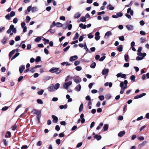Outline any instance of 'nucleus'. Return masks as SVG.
Instances as JSON below:
<instances>
[{"label": "nucleus", "instance_id": "38", "mask_svg": "<svg viewBox=\"0 0 149 149\" xmlns=\"http://www.w3.org/2000/svg\"><path fill=\"white\" fill-rule=\"evenodd\" d=\"M65 64H66L67 66L70 65V64L67 62H64L61 63V65H64Z\"/></svg>", "mask_w": 149, "mask_h": 149}, {"label": "nucleus", "instance_id": "14", "mask_svg": "<svg viewBox=\"0 0 149 149\" xmlns=\"http://www.w3.org/2000/svg\"><path fill=\"white\" fill-rule=\"evenodd\" d=\"M125 133V131H121L118 134V136L120 137H121L123 136Z\"/></svg>", "mask_w": 149, "mask_h": 149}, {"label": "nucleus", "instance_id": "1", "mask_svg": "<svg viewBox=\"0 0 149 149\" xmlns=\"http://www.w3.org/2000/svg\"><path fill=\"white\" fill-rule=\"evenodd\" d=\"M59 69V68H52L49 71L51 73H54L56 72L57 74H59L61 71V70H60L58 72V71Z\"/></svg>", "mask_w": 149, "mask_h": 149}, {"label": "nucleus", "instance_id": "25", "mask_svg": "<svg viewBox=\"0 0 149 149\" xmlns=\"http://www.w3.org/2000/svg\"><path fill=\"white\" fill-rule=\"evenodd\" d=\"M111 35L112 33L110 31H109L106 32V33L105 34V37L106 36L109 37Z\"/></svg>", "mask_w": 149, "mask_h": 149}, {"label": "nucleus", "instance_id": "15", "mask_svg": "<svg viewBox=\"0 0 149 149\" xmlns=\"http://www.w3.org/2000/svg\"><path fill=\"white\" fill-rule=\"evenodd\" d=\"M81 15V14H79V12L75 14L74 16V17L75 18H78Z\"/></svg>", "mask_w": 149, "mask_h": 149}, {"label": "nucleus", "instance_id": "33", "mask_svg": "<svg viewBox=\"0 0 149 149\" xmlns=\"http://www.w3.org/2000/svg\"><path fill=\"white\" fill-rule=\"evenodd\" d=\"M60 86V84L59 83H56L54 86V88L55 89H58L59 87Z\"/></svg>", "mask_w": 149, "mask_h": 149}, {"label": "nucleus", "instance_id": "9", "mask_svg": "<svg viewBox=\"0 0 149 149\" xmlns=\"http://www.w3.org/2000/svg\"><path fill=\"white\" fill-rule=\"evenodd\" d=\"M33 113L36 115H38L40 113H41V111L36 109H33Z\"/></svg>", "mask_w": 149, "mask_h": 149}, {"label": "nucleus", "instance_id": "20", "mask_svg": "<svg viewBox=\"0 0 149 149\" xmlns=\"http://www.w3.org/2000/svg\"><path fill=\"white\" fill-rule=\"evenodd\" d=\"M126 27L129 30H133V26H132L128 25L126 26Z\"/></svg>", "mask_w": 149, "mask_h": 149}, {"label": "nucleus", "instance_id": "49", "mask_svg": "<svg viewBox=\"0 0 149 149\" xmlns=\"http://www.w3.org/2000/svg\"><path fill=\"white\" fill-rule=\"evenodd\" d=\"M41 40V38L40 37H37L35 40V41L36 42H38L40 41Z\"/></svg>", "mask_w": 149, "mask_h": 149}, {"label": "nucleus", "instance_id": "26", "mask_svg": "<svg viewBox=\"0 0 149 149\" xmlns=\"http://www.w3.org/2000/svg\"><path fill=\"white\" fill-rule=\"evenodd\" d=\"M15 52V50H13L11 51L9 54V57H11L14 54Z\"/></svg>", "mask_w": 149, "mask_h": 149}, {"label": "nucleus", "instance_id": "19", "mask_svg": "<svg viewBox=\"0 0 149 149\" xmlns=\"http://www.w3.org/2000/svg\"><path fill=\"white\" fill-rule=\"evenodd\" d=\"M7 40V38L5 37L2 40L1 42L4 45L6 43Z\"/></svg>", "mask_w": 149, "mask_h": 149}, {"label": "nucleus", "instance_id": "52", "mask_svg": "<svg viewBox=\"0 0 149 149\" xmlns=\"http://www.w3.org/2000/svg\"><path fill=\"white\" fill-rule=\"evenodd\" d=\"M12 130L14 131L17 128V126L16 124L12 126L11 127Z\"/></svg>", "mask_w": 149, "mask_h": 149}, {"label": "nucleus", "instance_id": "47", "mask_svg": "<svg viewBox=\"0 0 149 149\" xmlns=\"http://www.w3.org/2000/svg\"><path fill=\"white\" fill-rule=\"evenodd\" d=\"M104 96L103 95H100L99 96V98L100 100H103L104 99Z\"/></svg>", "mask_w": 149, "mask_h": 149}, {"label": "nucleus", "instance_id": "29", "mask_svg": "<svg viewBox=\"0 0 149 149\" xmlns=\"http://www.w3.org/2000/svg\"><path fill=\"white\" fill-rule=\"evenodd\" d=\"M135 76L134 75H132L130 77V79L131 80V81L132 82L134 81H135Z\"/></svg>", "mask_w": 149, "mask_h": 149}, {"label": "nucleus", "instance_id": "50", "mask_svg": "<svg viewBox=\"0 0 149 149\" xmlns=\"http://www.w3.org/2000/svg\"><path fill=\"white\" fill-rule=\"evenodd\" d=\"M44 90H43L41 89L40 91H39L38 92V93L39 95H41L42 94Z\"/></svg>", "mask_w": 149, "mask_h": 149}, {"label": "nucleus", "instance_id": "24", "mask_svg": "<svg viewBox=\"0 0 149 149\" xmlns=\"http://www.w3.org/2000/svg\"><path fill=\"white\" fill-rule=\"evenodd\" d=\"M147 143V141H144L142 143L140 144L139 145V146H140V147H142V146H144L145 145L146 143Z\"/></svg>", "mask_w": 149, "mask_h": 149}, {"label": "nucleus", "instance_id": "63", "mask_svg": "<svg viewBox=\"0 0 149 149\" xmlns=\"http://www.w3.org/2000/svg\"><path fill=\"white\" fill-rule=\"evenodd\" d=\"M10 15L9 14H8L6 16H5V17L6 18L8 19V20H10Z\"/></svg>", "mask_w": 149, "mask_h": 149}, {"label": "nucleus", "instance_id": "5", "mask_svg": "<svg viewBox=\"0 0 149 149\" xmlns=\"http://www.w3.org/2000/svg\"><path fill=\"white\" fill-rule=\"evenodd\" d=\"M120 86L121 87V89H122V90H124V91L125 89L127 88V86L125 85V86H123L124 83L123 81L121 82L120 84Z\"/></svg>", "mask_w": 149, "mask_h": 149}, {"label": "nucleus", "instance_id": "40", "mask_svg": "<svg viewBox=\"0 0 149 149\" xmlns=\"http://www.w3.org/2000/svg\"><path fill=\"white\" fill-rule=\"evenodd\" d=\"M37 102L40 104H42L43 103V101L40 99H38L37 100Z\"/></svg>", "mask_w": 149, "mask_h": 149}, {"label": "nucleus", "instance_id": "59", "mask_svg": "<svg viewBox=\"0 0 149 149\" xmlns=\"http://www.w3.org/2000/svg\"><path fill=\"white\" fill-rule=\"evenodd\" d=\"M18 19L17 17L15 18L13 20V22L15 24L16 23Z\"/></svg>", "mask_w": 149, "mask_h": 149}, {"label": "nucleus", "instance_id": "55", "mask_svg": "<svg viewBox=\"0 0 149 149\" xmlns=\"http://www.w3.org/2000/svg\"><path fill=\"white\" fill-rule=\"evenodd\" d=\"M20 38L19 36H17L15 38V40L16 41H17L20 40Z\"/></svg>", "mask_w": 149, "mask_h": 149}, {"label": "nucleus", "instance_id": "36", "mask_svg": "<svg viewBox=\"0 0 149 149\" xmlns=\"http://www.w3.org/2000/svg\"><path fill=\"white\" fill-rule=\"evenodd\" d=\"M74 81L76 83H78L81 81V79H80V80L79 79L75 78L74 79Z\"/></svg>", "mask_w": 149, "mask_h": 149}, {"label": "nucleus", "instance_id": "27", "mask_svg": "<svg viewBox=\"0 0 149 149\" xmlns=\"http://www.w3.org/2000/svg\"><path fill=\"white\" fill-rule=\"evenodd\" d=\"M79 37V34L77 32H76L75 33V36L73 38V40H76Z\"/></svg>", "mask_w": 149, "mask_h": 149}, {"label": "nucleus", "instance_id": "54", "mask_svg": "<svg viewBox=\"0 0 149 149\" xmlns=\"http://www.w3.org/2000/svg\"><path fill=\"white\" fill-rule=\"evenodd\" d=\"M143 57H140L139 56H138L136 57V59L137 60L139 61V60H141L143 59Z\"/></svg>", "mask_w": 149, "mask_h": 149}, {"label": "nucleus", "instance_id": "45", "mask_svg": "<svg viewBox=\"0 0 149 149\" xmlns=\"http://www.w3.org/2000/svg\"><path fill=\"white\" fill-rule=\"evenodd\" d=\"M111 96L109 94H108L106 95L105 97L107 100H109L110 99L111 97Z\"/></svg>", "mask_w": 149, "mask_h": 149}, {"label": "nucleus", "instance_id": "41", "mask_svg": "<svg viewBox=\"0 0 149 149\" xmlns=\"http://www.w3.org/2000/svg\"><path fill=\"white\" fill-rule=\"evenodd\" d=\"M52 28L50 29L47 31V32H50L52 33H54L55 32V30L54 29H52Z\"/></svg>", "mask_w": 149, "mask_h": 149}, {"label": "nucleus", "instance_id": "8", "mask_svg": "<svg viewBox=\"0 0 149 149\" xmlns=\"http://www.w3.org/2000/svg\"><path fill=\"white\" fill-rule=\"evenodd\" d=\"M109 70L108 69H103L102 72V74L103 75H105L108 73Z\"/></svg>", "mask_w": 149, "mask_h": 149}, {"label": "nucleus", "instance_id": "3", "mask_svg": "<svg viewBox=\"0 0 149 149\" xmlns=\"http://www.w3.org/2000/svg\"><path fill=\"white\" fill-rule=\"evenodd\" d=\"M116 76L118 77H121L125 79L126 78V75L124 74H122V73H118L116 75Z\"/></svg>", "mask_w": 149, "mask_h": 149}, {"label": "nucleus", "instance_id": "10", "mask_svg": "<svg viewBox=\"0 0 149 149\" xmlns=\"http://www.w3.org/2000/svg\"><path fill=\"white\" fill-rule=\"evenodd\" d=\"M78 58V57L76 55L72 56L70 58V61H72L75 60L77 59Z\"/></svg>", "mask_w": 149, "mask_h": 149}, {"label": "nucleus", "instance_id": "17", "mask_svg": "<svg viewBox=\"0 0 149 149\" xmlns=\"http://www.w3.org/2000/svg\"><path fill=\"white\" fill-rule=\"evenodd\" d=\"M41 116V113H40L39 114H38L37 115V116H36L37 119L38 121V123H39L40 122V118Z\"/></svg>", "mask_w": 149, "mask_h": 149}, {"label": "nucleus", "instance_id": "11", "mask_svg": "<svg viewBox=\"0 0 149 149\" xmlns=\"http://www.w3.org/2000/svg\"><path fill=\"white\" fill-rule=\"evenodd\" d=\"M95 139H96L97 141L100 140L102 138V136L100 135L96 134L94 136Z\"/></svg>", "mask_w": 149, "mask_h": 149}, {"label": "nucleus", "instance_id": "4", "mask_svg": "<svg viewBox=\"0 0 149 149\" xmlns=\"http://www.w3.org/2000/svg\"><path fill=\"white\" fill-rule=\"evenodd\" d=\"M52 117L53 119L52 120L53 123H57L58 120V117L55 115H52Z\"/></svg>", "mask_w": 149, "mask_h": 149}, {"label": "nucleus", "instance_id": "37", "mask_svg": "<svg viewBox=\"0 0 149 149\" xmlns=\"http://www.w3.org/2000/svg\"><path fill=\"white\" fill-rule=\"evenodd\" d=\"M31 19V18L29 16H27L26 19V23H28L30 20Z\"/></svg>", "mask_w": 149, "mask_h": 149}, {"label": "nucleus", "instance_id": "60", "mask_svg": "<svg viewBox=\"0 0 149 149\" xmlns=\"http://www.w3.org/2000/svg\"><path fill=\"white\" fill-rule=\"evenodd\" d=\"M55 129L56 131H58L60 130V128L59 125H56L55 127Z\"/></svg>", "mask_w": 149, "mask_h": 149}, {"label": "nucleus", "instance_id": "6", "mask_svg": "<svg viewBox=\"0 0 149 149\" xmlns=\"http://www.w3.org/2000/svg\"><path fill=\"white\" fill-rule=\"evenodd\" d=\"M9 29L11 31H12V32L14 33H16V28L14 27V26L13 24H11L10 26Z\"/></svg>", "mask_w": 149, "mask_h": 149}, {"label": "nucleus", "instance_id": "53", "mask_svg": "<svg viewBox=\"0 0 149 149\" xmlns=\"http://www.w3.org/2000/svg\"><path fill=\"white\" fill-rule=\"evenodd\" d=\"M138 140L140 141L143 140L144 139V137H142V136H140L139 137H138L137 138Z\"/></svg>", "mask_w": 149, "mask_h": 149}, {"label": "nucleus", "instance_id": "46", "mask_svg": "<svg viewBox=\"0 0 149 149\" xmlns=\"http://www.w3.org/2000/svg\"><path fill=\"white\" fill-rule=\"evenodd\" d=\"M75 69L77 71H80L81 70L82 68L81 66H77L76 67Z\"/></svg>", "mask_w": 149, "mask_h": 149}, {"label": "nucleus", "instance_id": "12", "mask_svg": "<svg viewBox=\"0 0 149 149\" xmlns=\"http://www.w3.org/2000/svg\"><path fill=\"white\" fill-rule=\"evenodd\" d=\"M25 69V67L23 65H22L19 68V71L20 73H22L23 72V70Z\"/></svg>", "mask_w": 149, "mask_h": 149}, {"label": "nucleus", "instance_id": "21", "mask_svg": "<svg viewBox=\"0 0 149 149\" xmlns=\"http://www.w3.org/2000/svg\"><path fill=\"white\" fill-rule=\"evenodd\" d=\"M68 105L66 104L64 105H61L59 106V108L61 109H66L67 108Z\"/></svg>", "mask_w": 149, "mask_h": 149}, {"label": "nucleus", "instance_id": "64", "mask_svg": "<svg viewBox=\"0 0 149 149\" xmlns=\"http://www.w3.org/2000/svg\"><path fill=\"white\" fill-rule=\"evenodd\" d=\"M106 56H103L101 57L99 59V61H103L105 58Z\"/></svg>", "mask_w": 149, "mask_h": 149}, {"label": "nucleus", "instance_id": "48", "mask_svg": "<svg viewBox=\"0 0 149 149\" xmlns=\"http://www.w3.org/2000/svg\"><path fill=\"white\" fill-rule=\"evenodd\" d=\"M8 107H7L6 106H5L2 108V110L3 111H6L8 109Z\"/></svg>", "mask_w": 149, "mask_h": 149}, {"label": "nucleus", "instance_id": "32", "mask_svg": "<svg viewBox=\"0 0 149 149\" xmlns=\"http://www.w3.org/2000/svg\"><path fill=\"white\" fill-rule=\"evenodd\" d=\"M83 103H81L80 106L79 108V112H81L83 110Z\"/></svg>", "mask_w": 149, "mask_h": 149}, {"label": "nucleus", "instance_id": "56", "mask_svg": "<svg viewBox=\"0 0 149 149\" xmlns=\"http://www.w3.org/2000/svg\"><path fill=\"white\" fill-rule=\"evenodd\" d=\"M116 15H117L118 17H121L123 16V14L122 13L120 12L118 13H117L116 14Z\"/></svg>", "mask_w": 149, "mask_h": 149}, {"label": "nucleus", "instance_id": "13", "mask_svg": "<svg viewBox=\"0 0 149 149\" xmlns=\"http://www.w3.org/2000/svg\"><path fill=\"white\" fill-rule=\"evenodd\" d=\"M53 86L54 85L53 84H51L47 88V89L49 91H52L53 88Z\"/></svg>", "mask_w": 149, "mask_h": 149}, {"label": "nucleus", "instance_id": "23", "mask_svg": "<svg viewBox=\"0 0 149 149\" xmlns=\"http://www.w3.org/2000/svg\"><path fill=\"white\" fill-rule=\"evenodd\" d=\"M19 54V53L17 52L16 53L15 55H14L12 58L11 59V61L12 60L14 59L15 58H16L18 56Z\"/></svg>", "mask_w": 149, "mask_h": 149}, {"label": "nucleus", "instance_id": "30", "mask_svg": "<svg viewBox=\"0 0 149 149\" xmlns=\"http://www.w3.org/2000/svg\"><path fill=\"white\" fill-rule=\"evenodd\" d=\"M96 65V63L95 62H93L91 65L90 67L91 68H94Z\"/></svg>", "mask_w": 149, "mask_h": 149}, {"label": "nucleus", "instance_id": "2", "mask_svg": "<svg viewBox=\"0 0 149 149\" xmlns=\"http://www.w3.org/2000/svg\"><path fill=\"white\" fill-rule=\"evenodd\" d=\"M72 84V82L71 81H70L67 83H64L63 85L64 88L66 89H68L69 86L71 85Z\"/></svg>", "mask_w": 149, "mask_h": 149}, {"label": "nucleus", "instance_id": "51", "mask_svg": "<svg viewBox=\"0 0 149 149\" xmlns=\"http://www.w3.org/2000/svg\"><path fill=\"white\" fill-rule=\"evenodd\" d=\"M119 39L122 41H124L125 40L124 37L123 36H120L119 37Z\"/></svg>", "mask_w": 149, "mask_h": 149}, {"label": "nucleus", "instance_id": "31", "mask_svg": "<svg viewBox=\"0 0 149 149\" xmlns=\"http://www.w3.org/2000/svg\"><path fill=\"white\" fill-rule=\"evenodd\" d=\"M56 26L58 27H62L63 26V24L61 23L58 22L56 24Z\"/></svg>", "mask_w": 149, "mask_h": 149}, {"label": "nucleus", "instance_id": "28", "mask_svg": "<svg viewBox=\"0 0 149 149\" xmlns=\"http://www.w3.org/2000/svg\"><path fill=\"white\" fill-rule=\"evenodd\" d=\"M108 128V126L107 124H105L104 125L103 129L104 131H107Z\"/></svg>", "mask_w": 149, "mask_h": 149}, {"label": "nucleus", "instance_id": "34", "mask_svg": "<svg viewBox=\"0 0 149 149\" xmlns=\"http://www.w3.org/2000/svg\"><path fill=\"white\" fill-rule=\"evenodd\" d=\"M80 21L82 22H85L86 21V19L85 17L83 16L81 17Z\"/></svg>", "mask_w": 149, "mask_h": 149}, {"label": "nucleus", "instance_id": "62", "mask_svg": "<svg viewBox=\"0 0 149 149\" xmlns=\"http://www.w3.org/2000/svg\"><path fill=\"white\" fill-rule=\"evenodd\" d=\"M56 26V24L54 21L53 22L52 24L50 25V28H52Z\"/></svg>", "mask_w": 149, "mask_h": 149}, {"label": "nucleus", "instance_id": "18", "mask_svg": "<svg viewBox=\"0 0 149 149\" xmlns=\"http://www.w3.org/2000/svg\"><path fill=\"white\" fill-rule=\"evenodd\" d=\"M123 46L120 45L117 48V50L119 52H121L123 51Z\"/></svg>", "mask_w": 149, "mask_h": 149}, {"label": "nucleus", "instance_id": "42", "mask_svg": "<svg viewBox=\"0 0 149 149\" xmlns=\"http://www.w3.org/2000/svg\"><path fill=\"white\" fill-rule=\"evenodd\" d=\"M41 60V58L39 56H37L36 59V61L37 62H39Z\"/></svg>", "mask_w": 149, "mask_h": 149}, {"label": "nucleus", "instance_id": "43", "mask_svg": "<svg viewBox=\"0 0 149 149\" xmlns=\"http://www.w3.org/2000/svg\"><path fill=\"white\" fill-rule=\"evenodd\" d=\"M15 12L13 11H12L10 12V14H9V15H10V17H13L14 16H15Z\"/></svg>", "mask_w": 149, "mask_h": 149}, {"label": "nucleus", "instance_id": "58", "mask_svg": "<svg viewBox=\"0 0 149 149\" xmlns=\"http://www.w3.org/2000/svg\"><path fill=\"white\" fill-rule=\"evenodd\" d=\"M70 46H68L67 47H66V48H64L63 49V51L65 52H66L70 48Z\"/></svg>", "mask_w": 149, "mask_h": 149}, {"label": "nucleus", "instance_id": "39", "mask_svg": "<svg viewBox=\"0 0 149 149\" xmlns=\"http://www.w3.org/2000/svg\"><path fill=\"white\" fill-rule=\"evenodd\" d=\"M103 125V123H100L99 125L96 128L97 130H99L100 129L101 127Z\"/></svg>", "mask_w": 149, "mask_h": 149}, {"label": "nucleus", "instance_id": "35", "mask_svg": "<svg viewBox=\"0 0 149 149\" xmlns=\"http://www.w3.org/2000/svg\"><path fill=\"white\" fill-rule=\"evenodd\" d=\"M129 57L128 54H125V59L126 62L128 61V59Z\"/></svg>", "mask_w": 149, "mask_h": 149}, {"label": "nucleus", "instance_id": "61", "mask_svg": "<svg viewBox=\"0 0 149 149\" xmlns=\"http://www.w3.org/2000/svg\"><path fill=\"white\" fill-rule=\"evenodd\" d=\"M56 142L57 144L59 145L61 143V140L59 139H58L56 140Z\"/></svg>", "mask_w": 149, "mask_h": 149}, {"label": "nucleus", "instance_id": "44", "mask_svg": "<svg viewBox=\"0 0 149 149\" xmlns=\"http://www.w3.org/2000/svg\"><path fill=\"white\" fill-rule=\"evenodd\" d=\"M43 40L45 42V43H44V44H45L46 43H48L49 42V40L45 38L43 39Z\"/></svg>", "mask_w": 149, "mask_h": 149}, {"label": "nucleus", "instance_id": "7", "mask_svg": "<svg viewBox=\"0 0 149 149\" xmlns=\"http://www.w3.org/2000/svg\"><path fill=\"white\" fill-rule=\"evenodd\" d=\"M146 95V93H143L141 94H140L139 95H137L135 96L134 97V99H138L142 97L145 95Z\"/></svg>", "mask_w": 149, "mask_h": 149}, {"label": "nucleus", "instance_id": "16", "mask_svg": "<svg viewBox=\"0 0 149 149\" xmlns=\"http://www.w3.org/2000/svg\"><path fill=\"white\" fill-rule=\"evenodd\" d=\"M81 88V86L80 84H78L75 87V90L77 91H79Z\"/></svg>", "mask_w": 149, "mask_h": 149}, {"label": "nucleus", "instance_id": "22", "mask_svg": "<svg viewBox=\"0 0 149 149\" xmlns=\"http://www.w3.org/2000/svg\"><path fill=\"white\" fill-rule=\"evenodd\" d=\"M107 9H109L111 10H113L114 8V7L112 6L110 4H109L107 5Z\"/></svg>", "mask_w": 149, "mask_h": 149}, {"label": "nucleus", "instance_id": "57", "mask_svg": "<svg viewBox=\"0 0 149 149\" xmlns=\"http://www.w3.org/2000/svg\"><path fill=\"white\" fill-rule=\"evenodd\" d=\"M22 104H21L18 105L16 108L15 109V112H16L19 108H20L22 107Z\"/></svg>", "mask_w": 149, "mask_h": 149}]
</instances>
